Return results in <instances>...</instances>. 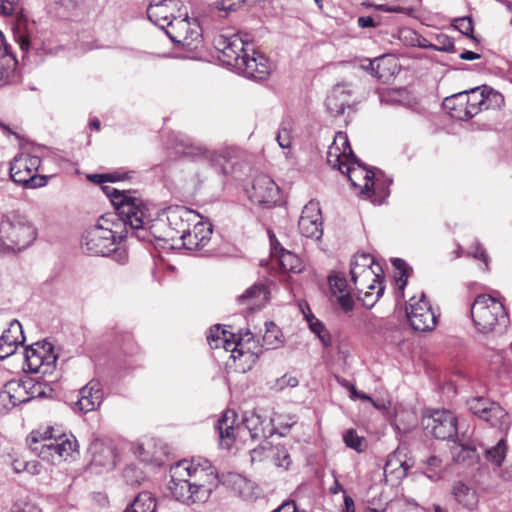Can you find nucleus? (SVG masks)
I'll list each match as a JSON object with an SVG mask.
<instances>
[{
    "label": "nucleus",
    "instance_id": "ddd939ff",
    "mask_svg": "<svg viewBox=\"0 0 512 512\" xmlns=\"http://www.w3.org/2000/svg\"><path fill=\"white\" fill-rule=\"evenodd\" d=\"M215 48L221 53L220 59L228 66L235 68L251 45L239 34L231 36L219 35L214 39Z\"/></svg>",
    "mask_w": 512,
    "mask_h": 512
},
{
    "label": "nucleus",
    "instance_id": "20e7f679",
    "mask_svg": "<svg viewBox=\"0 0 512 512\" xmlns=\"http://www.w3.org/2000/svg\"><path fill=\"white\" fill-rule=\"evenodd\" d=\"M102 190L113 204L126 233H129V227L132 236L141 241H148V232L145 228L148 209L143 200L136 197L134 192L118 190L111 186H103Z\"/></svg>",
    "mask_w": 512,
    "mask_h": 512
},
{
    "label": "nucleus",
    "instance_id": "393cba45",
    "mask_svg": "<svg viewBox=\"0 0 512 512\" xmlns=\"http://www.w3.org/2000/svg\"><path fill=\"white\" fill-rule=\"evenodd\" d=\"M22 325L18 320H13L0 337V359H5L16 351L18 345L23 344Z\"/></svg>",
    "mask_w": 512,
    "mask_h": 512
},
{
    "label": "nucleus",
    "instance_id": "e2e57ef3",
    "mask_svg": "<svg viewBox=\"0 0 512 512\" xmlns=\"http://www.w3.org/2000/svg\"><path fill=\"white\" fill-rule=\"evenodd\" d=\"M357 22L361 28H370L377 25L371 16H361L358 18Z\"/></svg>",
    "mask_w": 512,
    "mask_h": 512
},
{
    "label": "nucleus",
    "instance_id": "6e6552de",
    "mask_svg": "<svg viewBox=\"0 0 512 512\" xmlns=\"http://www.w3.org/2000/svg\"><path fill=\"white\" fill-rule=\"evenodd\" d=\"M178 4V0H152L147 8L149 20L162 29L167 28L166 34L173 42H180V31L188 27L187 15L182 19L174 15Z\"/></svg>",
    "mask_w": 512,
    "mask_h": 512
},
{
    "label": "nucleus",
    "instance_id": "c85d7f7f",
    "mask_svg": "<svg viewBox=\"0 0 512 512\" xmlns=\"http://www.w3.org/2000/svg\"><path fill=\"white\" fill-rule=\"evenodd\" d=\"M222 348L227 352H231L230 357L234 362L239 361L237 368L242 371H245L246 368L250 369L252 363L255 361V355L253 353L243 350L240 338L236 340L235 337H227L226 340L222 341Z\"/></svg>",
    "mask_w": 512,
    "mask_h": 512
},
{
    "label": "nucleus",
    "instance_id": "e433bc0d",
    "mask_svg": "<svg viewBox=\"0 0 512 512\" xmlns=\"http://www.w3.org/2000/svg\"><path fill=\"white\" fill-rule=\"evenodd\" d=\"M156 502L149 492H141L124 512H155Z\"/></svg>",
    "mask_w": 512,
    "mask_h": 512
},
{
    "label": "nucleus",
    "instance_id": "a878e982",
    "mask_svg": "<svg viewBox=\"0 0 512 512\" xmlns=\"http://www.w3.org/2000/svg\"><path fill=\"white\" fill-rule=\"evenodd\" d=\"M325 104L332 116L343 114L345 108L351 105V89L346 84L334 86L327 96Z\"/></svg>",
    "mask_w": 512,
    "mask_h": 512
},
{
    "label": "nucleus",
    "instance_id": "a18cd8bd",
    "mask_svg": "<svg viewBox=\"0 0 512 512\" xmlns=\"http://www.w3.org/2000/svg\"><path fill=\"white\" fill-rule=\"evenodd\" d=\"M427 47L436 51L455 52L454 42L448 35L443 33L437 34L435 36V43H431Z\"/></svg>",
    "mask_w": 512,
    "mask_h": 512
},
{
    "label": "nucleus",
    "instance_id": "c03bdc74",
    "mask_svg": "<svg viewBox=\"0 0 512 512\" xmlns=\"http://www.w3.org/2000/svg\"><path fill=\"white\" fill-rule=\"evenodd\" d=\"M491 401L484 397H474L468 400L469 410L482 419V414H487Z\"/></svg>",
    "mask_w": 512,
    "mask_h": 512
},
{
    "label": "nucleus",
    "instance_id": "9b49d317",
    "mask_svg": "<svg viewBox=\"0 0 512 512\" xmlns=\"http://www.w3.org/2000/svg\"><path fill=\"white\" fill-rule=\"evenodd\" d=\"M40 158L28 154H22L13 159L10 163L11 179L27 188H39L46 185L45 176L36 175L40 165Z\"/></svg>",
    "mask_w": 512,
    "mask_h": 512
},
{
    "label": "nucleus",
    "instance_id": "13d9d810",
    "mask_svg": "<svg viewBox=\"0 0 512 512\" xmlns=\"http://www.w3.org/2000/svg\"><path fill=\"white\" fill-rule=\"evenodd\" d=\"M277 142L281 148H289L291 145V139L287 130H282L277 135Z\"/></svg>",
    "mask_w": 512,
    "mask_h": 512
},
{
    "label": "nucleus",
    "instance_id": "a19ab883",
    "mask_svg": "<svg viewBox=\"0 0 512 512\" xmlns=\"http://www.w3.org/2000/svg\"><path fill=\"white\" fill-rule=\"evenodd\" d=\"M227 337L234 338V334L222 329L220 325H215L210 329L207 341L212 349H218L222 347V341Z\"/></svg>",
    "mask_w": 512,
    "mask_h": 512
},
{
    "label": "nucleus",
    "instance_id": "4468645a",
    "mask_svg": "<svg viewBox=\"0 0 512 512\" xmlns=\"http://www.w3.org/2000/svg\"><path fill=\"white\" fill-rule=\"evenodd\" d=\"M428 434L436 439L449 440L457 435V418L448 410L434 411L423 421Z\"/></svg>",
    "mask_w": 512,
    "mask_h": 512
},
{
    "label": "nucleus",
    "instance_id": "79ce46f5",
    "mask_svg": "<svg viewBox=\"0 0 512 512\" xmlns=\"http://www.w3.org/2000/svg\"><path fill=\"white\" fill-rule=\"evenodd\" d=\"M343 441L347 447L362 452L365 450L366 444L364 437L359 436L355 430L349 429L343 435Z\"/></svg>",
    "mask_w": 512,
    "mask_h": 512
},
{
    "label": "nucleus",
    "instance_id": "473e14b6",
    "mask_svg": "<svg viewBox=\"0 0 512 512\" xmlns=\"http://www.w3.org/2000/svg\"><path fill=\"white\" fill-rule=\"evenodd\" d=\"M238 302L247 305L250 310L260 308L267 301V290L264 285H253L237 298Z\"/></svg>",
    "mask_w": 512,
    "mask_h": 512
},
{
    "label": "nucleus",
    "instance_id": "4c0bfd02",
    "mask_svg": "<svg viewBox=\"0 0 512 512\" xmlns=\"http://www.w3.org/2000/svg\"><path fill=\"white\" fill-rule=\"evenodd\" d=\"M238 150L234 147H227L219 151H211L209 153V163L211 166L219 167V170L226 173L223 163L229 162L236 157Z\"/></svg>",
    "mask_w": 512,
    "mask_h": 512
},
{
    "label": "nucleus",
    "instance_id": "f704fd0d",
    "mask_svg": "<svg viewBox=\"0 0 512 512\" xmlns=\"http://www.w3.org/2000/svg\"><path fill=\"white\" fill-rule=\"evenodd\" d=\"M451 453L456 462L467 465L475 463L479 458L476 448L468 443L455 444L451 449Z\"/></svg>",
    "mask_w": 512,
    "mask_h": 512
},
{
    "label": "nucleus",
    "instance_id": "f257e3e1",
    "mask_svg": "<svg viewBox=\"0 0 512 512\" xmlns=\"http://www.w3.org/2000/svg\"><path fill=\"white\" fill-rule=\"evenodd\" d=\"M168 489L179 502L192 505L205 503L218 484L211 462L202 457L180 460L170 468Z\"/></svg>",
    "mask_w": 512,
    "mask_h": 512
},
{
    "label": "nucleus",
    "instance_id": "ea45409f",
    "mask_svg": "<svg viewBox=\"0 0 512 512\" xmlns=\"http://www.w3.org/2000/svg\"><path fill=\"white\" fill-rule=\"evenodd\" d=\"M307 321L309 323V327L313 333H315L322 344L326 347L331 345V335L329 331L325 328L323 323L315 318L313 315L307 316Z\"/></svg>",
    "mask_w": 512,
    "mask_h": 512
},
{
    "label": "nucleus",
    "instance_id": "864d4df0",
    "mask_svg": "<svg viewBox=\"0 0 512 512\" xmlns=\"http://www.w3.org/2000/svg\"><path fill=\"white\" fill-rule=\"evenodd\" d=\"M396 466H399V468L403 470V474H406L408 467L405 465V462L397 458V452H394V454L389 455L384 467V472H393L397 469Z\"/></svg>",
    "mask_w": 512,
    "mask_h": 512
},
{
    "label": "nucleus",
    "instance_id": "8fccbe9b",
    "mask_svg": "<svg viewBox=\"0 0 512 512\" xmlns=\"http://www.w3.org/2000/svg\"><path fill=\"white\" fill-rule=\"evenodd\" d=\"M298 379L290 374H285L282 377L276 379L273 389L276 391H282L283 389L290 387L294 388L298 385Z\"/></svg>",
    "mask_w": 512,
    "mask_h": 512
},
{
    "label": "nucleus",
    "instance_id": "2eb2a0df",
    "mask_svg": "<svg viewBox=\"0 0 512 512\" xmlns=\"http://www.w3.org/2000/svg\"><path fill=\"white\" fill-rule=\"evenodd\" d=\"M0 14L15 15L17 21L12 27L14 40L23 52H28L31 41L27 31V19L22 14L21 0H0Z\"/></svg>",
    "mask_w": 512,
    "mask_h": 512
},
{
    "label": "nucleus",
    "instance_id": "58836bf2",
    "mask_svg": "<svg viewBox=\"0 0 512 512\" xmlns=\"http://www.w3.org/2000/svg\"><path fill=\"white\" fill-rule=\"evenodd\" d=\"M374 264V258L370 254H358L355 255L350 267V275L351 277L357 276V274L364 273L366 271L373 270L372 266Z\"/></svg>",
    "mask_w": 512,
    "mask_h": 512
},
{
    "label": "nucleus",
    "instance_id": "dca6fc26",
    "mask_svg": "<svg viewBox=\"0 0 512 512\" xmlns=\"http://www.w3.org/2000/svg\"><path fill=\"white\" fill-rule=\"evenodd\" d=\"M51 344L40 346L35 344L25 350V360L29 371L46 374L50 372L57 361Z\"/></svg>",
    "mask_w": 512,
    "mask_h": 512
},
{
    "label": "nucleus",
    "instance_id": "412c9836",
    "mask_svg": "<svg viewBox=\"0 0 512 512\" xmlns=\"http://www.w3.org/2000/svg\"><path fill=\"white\" fill-rule=\"evenodd\" d=\"M193 229L181 236V242L187 250H201L211 239L213 226L209 222L202 221V217L192 224Z\"/></svg>",
    "mask_w": 512,
    "mask_h": 512
},
{
    "label": "nucleus",
    "instance_id": "7ed1b4c3",
    "mask_svg": "<svg viewBox=\"0 0 512 512\" xmlns=\"http://www.w3.org/2000/svg\"><path fill=\"white\" fill-rule=\"evenodd\" d=\"M30 450L42 460L58 464L79 455L77 440L73 435L56 434L54 428L32 431L27 437Z\"/></svg>",
    "mask_w": 512,
    "mask_h": 512
},
{
    "label": "nucleus",
    "instance_id": "1a4fd4ad",
    "mask_svg": "<svg viewBox=\"0 0 512 512\" xmlns=\"http://www.w3.org/2000/svg\"><path fill=\"white\" fill-rule=\"evenodd\" d=\"M116 239L112 221L102 216L95 225L85 231L82 237V247L90 255L109 256L116 245Z\"/></svg>",
    "mask_w": 512,
    "mask_h": 512
},
{
    "label": "nucleus",
    "instance_id": "6e6d98bb",
    "mask_svg": "<svg viewBox=\"0 0 512 512\" xmlns=\"http://www.w3.org/2000/svg\"><path fill=\"white\" fill-rule=\"evenodd\" d=\"M88 179L96 184H102L105 182H116L121 179V177L114 173L107 174H90L88 175Z\"/></svg>",
    "mask_w": 512,
    "mask_h": 512
},
{
    "label": "nucleus",
    "instance_id": "09e8293b",
    "mask_svg": "<svg viewBox=\"0 0 512 512\" xmlns=\"http://www.w3.org/2000/svg\"><path fill=\"white\" fill-rule=\"evenodd\" d=\"M28 395L33 398H39L46 395L45 388L42 383L34 381L33 379L25 380Z\"/></svg>",
    "mask_w": 512,
    "mask_h": 512
},
{
    "label": "nucleus",
    "instance_id": "cd10ccee",
    "mask_svg": "<svg viewBox=\"0 0 512 512\" xmlns=\"http://www.w3.org/2000/svg\"><path fill=\"white\" fill-rule=\"evenodd\" d=\"M329 285L332 295L337 298V302L345 312H349L354 307V301L350 295V288L346 278L341 274H334L329 277Z\"/></svg>",
    "mask_w": 512,
    "mask_h": 512
},
{
    "label": "nucleus",
    "instance_id": "0eeeda50",
    "mask_svg": "<svg viewBox=\"0 0 512 512\" xmlns=\"http://www.w3.org/2000/svg\"><path fill=\"white\" fill-rule=\"evenodd\" d=\"M236 413L226 410L217 421L216 430L219 434L220 445L230 449L236 439L246 442L248 438L257 440L263 433L264 419L255 411L245 412L242 422L235 425Z\"/></svg>",
    "mask_w": 512,
    "mask_h": 512
},
{
    "label": "nucleus",
    "instance_id": "5fc2aeb1",
    "mask_svg": "<svg viewBox=\"0 0 512 512\" xmlns=\"http://www.w3.org/2000/svg\"><path fill=\"white\" fill-rule=\"evenodd\" d=\"M456 29L460 31L463 35L471 36L473 34V22L469 17H462L456 20Z\"/></svg>",
    "mask_w": 512,
    "mask_h": 512
},
{
    "label": "nucleus",
    "instance_id": "680f3d73",
    "mask_svg": "<svg viewBox=\"0 0 512 512\" xmlns=\"http://www.w3.org/2000/svg\"><path fill=\"white\" fill-rule=\"evenodd\" d=\"M273 512H296V503L293 500L285 501Z\"/></svg>",
    "mask_w": 512,
    "mask_h": 512
},
{
    "label": "nucleus",
    "instance_id": "3c124183",
    "mask_svg": "<svg viewBox=\"0 0 512 512\" xmlns=\"http://www.w3.org/2000/svg\"><path fill=\"white\" fill-rule=\"evenodd\" d=\"M458 97H459V93L454 94L450 97H446L443 102L444 108L449 111V114L452 118H455L453 113H461L462 114L465 110L464 108H462L459 105V100L457 99Z\"/></svg>",
    "mask_w": 512,
    "mask_h": 512
},
{
    "label": "nucleus",
    "instance_id": "0e129e2a",
    "mask_svg": "<svg viewBox=\"0 0 512 512\" xmlns=\"http://www.w3.org/2000/svg\"><path fill=\"white\" fill-rule=\"evenodd\" d=\"M11 46L7 43L3 33H0V58L10 54Z\"/></svg>",
    "mask_w": 512,
    "mask_h": 512
},
{
    "label": "nucleus",
    "instance_id": "39448f33",
    "mask_svg": "<svg viewBox=\"0 0 512 512\" xmlns=\"http://www.w3.org/2000/svg\"><path fill=\"white\" fill-rule=\"evenodd\" d=\"M37 228L33 221L19 210L2 214L0 219V239L7 253H18L30 247L37 238Z\"/></svg>",
    "mask_w": 512,
    "mask_h": 512
},
{
    "label": "nucleus",
    "instance_id": "72a5a7b5",
    "mask_svg": "<svg viewBox=\"0 0 512 512\" xmlns=\"http://www.w3.org/2000/svg\"><path fill=\"white\" fill-rule=\"evenodd\" d=\"M178 150L184 156L190 157L193 160L205 159L209 162V153L211 150L207 149L200 143H195L188 138L180 139L178 144Z\"/></svg>",
    "mask_w": 512,
    "mask_h": 512
},
{
    "label": "nucleus",
    "instance_id": "5701e85b",
    "mask_svg": "<svg viewBox=\"0 0 512 512\" xmlns=\"http://www.w3.org/2000/svg\"><path fill=\"white\" fill-rule=\"evenodd\" d=\"M351 280L353 281L355 285V289L362 293L364 292V299L363 301H366V299L370 298L373 293L372 290H376V296L371 299V303H367L369 306H373V304L379 299V297L383 294V286L381 281L379 280V275L374 271H366L364 273H358L357 276L351 277Z\"/></svg>",
    "mask_w": 512,
    "mask_h": 512
},
{
    "label": "nucleus",
    "instance_id": "a211bd4d",
    "mask_svg": "<svg viewBox=\"0 0 512 512\" xmlns=\"http://www.w3.org/2000/svg\"><path fill=\"white\" fill-rule=\"evenodd\" d=\"M234 69L243 76L257 81L266 79L270 73L268 59L252 47H250V51L243 54L239 65Z\"/></svg>",
    "mask_w": 512,
    "mask_h": 512
},
{
    "label": "nucleus",
    "instance_id": "de8ad7c7",
    "mask_svg": "<svg viewBox=\"0 0 512 512\" xmlns=\"http://www.w3.org/2000/svg\"><path fill=\"white\" fill-rule=\"evenodd\" d=\"M392 263L393 266L400 271V276L397 278V285L399 289L403 290L407 283L410 268L404 260L399 258L394 259Z\"/></svg>",
    "mask_w": 512,
    "mask_h": 512
},
{
    "label": "nucleus",
    "instance_id": "bf43d9fd",
    "mask_svg": "<svg viewBox=\"0 0 512 512\" xmlns=\"http://www.w3.org/2000/svg\"><path fill=\"white\" fill-rule=\"evenodd\" d=\"M384 63H385L384 57L376 58L374 61H371L369 63V66L371 67V70L374 72V75L380 79L384 77V74L379 71L381 65Z\"/></svg>",
    "mask_w": 512,
    "mask_h": 512
},
{
    "label": "nucleus",
    "instance_id": "774afa93",
    "mask_svg": "<svg viewBox=\"0 0 512 512\" xmlns=\"http://www.w3.org/2000/svg\"><path fill=\"white\" fill-rule=\"evenodd\" d=\"M480 57H481L480 54L475 53L473 51H469V50H466L460 54V58L462 60H468V61L476 60V59H479Z\"/></svg>",
    "mask_w": 512,
    "mask_h": 512
},
{
    "label": "nucleus",
    "instance_id": "bb28decb",
    "mask_svg": "<svg viewBox=\"0 0 512 512\" xmlns=\"http://www.w3.org/2000/svg\"><path fill=\"white\" fill-rule=\"evenodd\" d=\"M90 451L92 454L91 466L99 467L103 470H112L116 465V454L112 446L102 442H94Z\"/></svg>",
    "mask_w": 512,
    "mask_h": 512
},
{
    "label": "nucleus",
    "instance_id": "49530a36",
    "mask_svg": "<svg viewBox=\"0 0 512 512\" xmlns=\"http://www.w3.org/2000/svg\"><path fill=\"white\" fill-rule=\"evenodd\" d=\"M426 469L424 474L431 480H438L441 478L442 460L437 456H430L426 461Z\"/></svg>",
    "mask_w": 512,
    "mask_h": 512
},
{
    "label": "nucleus",
    "instance_id": "7c9ffc66",
    "mask_svg": "<svg viewBox=\"0 0 512 512\" xmlns=\"http://www.w3.org/2000/svg\"><path fill=\"white\" fill-rule=\"evenodd\" d=\"M227 483L231 489L244 500H253L256 499L259 495V489L255 483L240 474H229Z\"/></svg>",
    "mask_w": 512,
    "mask_h": 512
},
{
    "label": "nucleus",
    "instance_id": "aec40b11",
    "mask_svg": "<svg viewBox=\"0 0 512 512\" xmlns=\"http://www.w3.org/2000/svg\"><path fill=\"white\" fill-rule=\"evenodd\" d=\"M298 228L300 233L307 238H321L323 234L322 215L318 202L309 201L304 206L298 221Z\"/></svg>",
    "mask_w": 512,
    "mask_h": 512
},
{
    "label": "nucleus",
    "instance_id": "69168bd1",
    "mask_svg": "<svg viewBox=\"0 0 512 512\" xmlns=\"http://www.w3.org/2000/svg\"><path fill=\"white\" fill-rule=\"evenodd\" d=\"M474 258L480 259L487 264V255L482 246L479 244L476 245L475 250L472 252Z\"/></svg>",
    "mask_w": 512,
    "mask_h": 512
},
{
    "label": "nucleus",
    "instance_id": "b1692460",
    "mask_svg": "<svg viewBox=\"0 0 512 512\" xmlns=\"http://www.w3.org/2000/svg\"><path fill=\"white\" fill-rule=\"evenodd\" d=\"M270 241L272 260L278 263L281 270L284 272L300 273L303 269L301 259L296 254L281 247L274 235H270Z\"/></svg>",
    "mask_w": 512,
    "mask_h": 512
},
{
    "label": "nucleus",
    "instance_id": "6ab92c4d",
    "mask_svg": "<svg viewBox=\"0 0 512 512\" xmlns=\"http://www.w3.org/2000/svg\"><path fill=\"white\" fill-rule=\"evenodd\" d=\"M250 199L263 207H273L280 201V190L271 177L261 174L255 177Z\"/></svg>",
    "mask_w": 512,
    "mask_h": 512
},
{
    "label": "nucleus",
    "instance_id": "338daca9",
    "mask_svg": "<svg viewBox=\"0 0 512 512\" xmlns=\"http://www.w3.org/2000/svg\"><path fill=\"white\" fill-rule=\"evenodd\" d=\"M271 336H272L271 332L267 331L266 334L263 337V340H264L265 344L267 345L268 349L275 348L280 343V341L277 339L276 336H275V340L274 341L270 340Z\"/></svg>",
    "mask_w": 512,
    "mask_h": 512
},
{
    "label": "nucleus",
    "instance_id": "603ef678",
    "mask_svg": "<svg viewBox=\"0 0 512 512\" xmlns=\"http://www.w3.org/2000/svg\"><path fill=\"white\" fill-rule=\"evenodd\" d=\"M376 9L388 12V13H402L408 16H412L414 14V8L413 7H406V6H400V5H388V4H380L376 6Z\"/></svg>",
    "mask_w": 512,
    "mask_h": 512
},
{
    "label": "nucleus",
    "instance_id": "9d476101",
    "mask_svg": "<svg viewBox=\"0 0 512 512\" xmlns=\"http://www.w3.org/2000/svg\"><path fill=\"white\" fill-rule=\"evenodd\" d=\"M459 105L464 108V112L453 113L455 119L468 120L480 111L489 109L493 104L500 106L503 102V96L487 86L476 87L469 92L459 93Z\"/></svg>",
    "mask_w": 512,
    "mask_h": 512
},
{
    "label": "nucleus",
    "instance_id": "052dcab7",
    "mask_svg": "<svg viewBox=\"0 0 512 512\" xmlns=\"http://www.w3.org/2000/svg\"><path fill=\"white\" fill-rule=\"evenodd\" d=\"M33 466V468L38 467L37 462H21V461H14L13 463V469L15 472L20 473L22 471H25V469H28L29 466Z\"/></svg>",
    "mask_w": 512,
    "mask_h": 512
},
{
    "label": "nucleus",
    "instance_id": "f03ea898",
    "mask_svg": "<svg viewBox=\"0 0 512 512\" xmlns=\"http://www.w3.org/2000/svg\"><path fill=\"white\" fill-rule=\"evenodd\" d=\"M327 163L346 175L362 195L371 197L380 189L379 179H375V173L359 163L344 132L336 133L327 151Z\"/></svg>",
    "mask_w": 512,
    "mask_h": 512
},
{
    "label": "nucleus",
    "instance_id": "4be33fe9",
    "mask_svg": "<svg viewBox=\"0 0 512 512\" xmlns=\"http://www.w3.org/2000/svg\"><path fill=\"white\" fill-rule=\"evenodd\" d=\"M103 390L98 380L92 379L79 390L75 409L87 413L97 409L103 401Z\"/></svg>",
    "mask_w": 512,
    "mask_h": 512
},
{
    "label": "nucleus",
    "instance_id": "f8f14e48",
    "mask_svg": "<svg viewBox=\"0 0 512 512\" xmlns=\"http://www.w3.org/2000/svg\"><path fill=\"white\" fill-rule=\"evenodd\" d=\"M407 317L414 330L431 331L437 324V315L422 293L420 298L411 297L406 308Z\"/></svg>",
    "mask_w": 512,
    "mask_h": 512
},
{
    "label": "nucleus",
    "instance_id": "37998d69",
    "mask_svg": "<svg viewBox=\"0 0 512 512\" xmlns=\"http://www.w3.org/2000/svg\"><path fill=\"white\" fill-rule=\"evenodd\" d=\"M506 455V443L501 439L494 447L486 450V457L489 461L500 466Z\"/></svg>",
    "mask_w": 512,
    "mask_h": 512
},
{
    "label": "nucleus",
    "instance_id": "c9c22d12",
    "mask_svg": "<svg viewBox=\"0 0 512 512\" xmlns=\"http://www.w3.org/2000/svg\"><path fill=\"white\" fill-rule=\"evenodd\" d=\"M482 419L491 424V426L503 428L507 426L508 416L506 411L497 403L492 402L487 414H482Z\"/></svg>",
    "mask_w": 512,
    "mask_h": 512
},
{
    "label": "nucleus",
    "instance_id": "4d7b16f0",
    "mask_svg": "<svg viewBox=\"0 0 512 512\" xmlns=\"http://www.w3.org/2000/svg\"><path fill=\"white\" fill-rule=\"evenodd\" d=\"M111 253L114 260L120 264H124L128 260V254L126 250L123 248H119L116 245L114 246V249L111 251Z\"/></svg>",
    "mask_w": 512,
    "mask_h": 512
},
{
    "label": "nucleus",
    "instance_id": "423d86ee",
    "mask_svg": "<svg viewBox=\"0 0 512 512\" xmlns=\"http://www.w3.org/2000/svg\"><path fill=\"white\" fill-rule=\"evenodd\" d=\"M470 314L474 327L483 335L501 334L509 324V315L503 302L489 294L475 297Z\"/></svg>",
    "mask_w": 512,
    "mask_h": 512
},
{
    "label": "nucleus",
    "instance_id": "f3484780",
    "mask_svg": "<svg viewBox=\"0 0 512 512\" xmlns=\"http://www.w3.org/2000/svg\"><path fill=\"white\" fill-rule=\"evenodd\" d=\"M170 231L167 236L171 240L176 238L181 241V236L189 232L192 224L200 219V215L184 206L171 207L167 213Z\"/></svg>",
    "mask_w": 512,
    "mask_h": 512
},
{
    "label": "nucleus",
    "instance_id": "2f4dec72",
    "mask_svg": "<svg viewBox=\"0 0 512 512\" xmlns=\"http://www.w3.org/2000/svg\"><path fill=\"white\" fill-rule=\"evenodd\" d=\"M452 494L458 504L467 510H473L478 504V496L474 489L462 481L454 483Z\"/></svg>",
    "mask_w": 512,
    "mask_h": 512
},
{
    "label": "nucleus",
    "instance_id": "c756f323",
    "mask_svg": "<svg viewBox=\"0 0 512 512\" xmlns=\"http://www.w3.org/2000/svg\"><path fill=\"white\" fill-rule=\"evenodd\" d=\"M1 401H8L11 406H17L31 400L28 395L26 383L20 380H11L4 386V390L0 393Z\"/></svg>",
    "mask_w": 512,
    "mask_h": 512
}]
</instances>
